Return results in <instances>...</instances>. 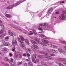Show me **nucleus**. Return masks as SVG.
Returning a JSON list of instances; mask_svg holds the SVG:
<instances>
[{
  "instance_id": "1",
  "label": "nucleus",
  "mask_w": 66,
  "mask_h": 66,
  "mask_svg": "<svg viewBox=\"0 0 66 66\" xmlns=\"http://www.w3.org/2000/svg\"><path fill=\"white\" fill-rule=\"evenodd\" d=\"M20 37L21 39L20 38H19L18 39V40L19 42L21 43L20 44V46L23 49H26V46L23 41H24L25 39H24V38L23 37L20 36Z\"/></svg>"
},
{
  "instance_id": "2",
  "label": "nucleus",
  "mask_w": 66,
  "mask_h": 66,
  "mask_svg": "<svg viewBox=\"0 0 66 66\" xmlns=\"http://www.w3.org/2000/svg\"><path fill=\"white\" fill-rule=\"evenodd\" d=\"M66 11H64L62 12L63 14L61 15V16H60L59 17V18L60 19H61L62 20H64L66 18V16H64L65 15L64 14H66Z\"/></svg>"
},
{
  "instance_id": "3",
  "label": "nucleus",
  "mask_w": 66,
  "mask_h": 66,
  "mask_svg": "<svg viewBox=\"0 0 66 66\" xmlns=\"http://www.w3.org/2000/svg\"><path fill=\"white\" fill-rule=\"evenodd\" d=\"M13 39H14L12 40V44L13 46H16L17 44V41L16 40V38L14 37Z\"/></svg>"
},
{
  "instance_id": "4",
  "label": "nucleus",
  "mask_w": 66,
  "mask_h": 66,
  "mask_svg": "<svg viewBox=\"0 0 66 66\" xmlns=\"http://www.w3.org/2000/svg\"><path fill=\"white\" fill-rule=\"evenodd\" d=\"M31 48L32 50L34 51H37V49H38V46L36 45H35L31 46Z\"/></svg>"
},
{
  "instance_id": "5",
  "label": "nucleus",
  "mask_w": 66,
  "mask_h": 66,
  "mask_svg": "<svg viewBox=\"0 0 66 66\" xmlns=\"http://www.w3.org/2000/svg\"><path fill=\"white\" fill-rule=\"evenodd\" d=\"M36 54H34L31 57V59L32 61L35 64H36V61H35V59H36Z\"/></svg>"
},
{
  "instance_id": "6",
  "label": "nucleus",
  "mask_w": 66,
  "mask_h": 66,
  "mask_svg": "<svg viewBox=\"0 0 66 66\" xmlns=\"http://www.w3.org/2000/svg\"><path fill=\"white\" fill-rule=\"evenodd\" d=\"M17 6V4H15L14 5H12L9 6L7 8V9L8 10H11V9H12L13 7H15V6Z\"/></svg>"
},
{
  "instance_id": "7",
  "label": "nucleus",
  "mask_w": 66,
  "mask_h": 66,
  "mask_svg": "<svg viewBox=\"0 0 66 66\" xmlns=\"http://www.w3.org/2000/svg\"><path fill=\"white\" fill-rule=\"evenodd\" d=\"M34 40H36L37 43H39V44H40L42 45L43 46H45V44L43 43L42 42L39 41V40H38V39L36 37L34 38Z\"/></svg>"
},
{
  "instance_id": "8",
  "label": "nucleus",
  "mask_w": 66,
  "mask_h": 66,
  "mask_svg": "<svg viewBox=\"0 0 66 66\" xmlns=\"http://www.w3.org/2000/svg\"><path fill=\"white\" fill-rule=\"evenodd\" d=\"M47 52H46L45 53V54L46 55H51V54L52 53V51L50 50H46Z\"/></svg>"
},
{
  "instance_id": "9",
  "label": "nucleus",
  "mask_w": 66,
  "mask_h": 66,
  "mask_svg": "<svg viewBox=\"0 0 66 66\" xmlns=\"http://www.w3.org/2000/svg\"><path fill=\"white\" fill-rule=\"evenodd\" d=\"M13 60L12 58H11L10 61H9V63L11 64V66H16L15 64H13Z\"/></svg>"
},
{
  "instance_id": "10",
  "label": "nucleus",
  "mask_w": 66,
  "mask_h": 66,
  "mask_svg": "<svg viewBox=\"0 0 66 66\" xmlns=\"http://www.w3.org/2000/svg\"><path fill=\"white\" fill-rule=\"evenodd\" d=\"M8 33L11 36H13V35H14V36H15V33L14 32H11V31L10 30H9L8 31Z\"/></svg>"
},
{
  "instance_id": "11",
  "label": "nucleus",
  "mask_w": 66,
  "mask_h": 66,
  "mask_svg": "<svg viewBox=\"0 0 66 66\" xmlns=\"http://www.w3.org/2000/svg\"><path fill=\"white\" fill-rule=\"evenodd\" d=\"M39 35L40 37H42L43 38H44V39H46L47 38V37L46 36L43 35V34H39Z\"/></svg>"
},
{
  "instance_id": "12",
  "label": "nucleus",
  "mask_w": 66,
  "mask_h": 66,
  "mask_svg": "<svg viewBox=\"0 0 66 66\" xmlns=\"http://www.w3.org/2000/svg\"><path fill=\"white\" fill-rule=\"evenodd\" d=\"M58 51L60 52V53H61L64 54V53H65V52L64 51L61 49H58Z\"/></svg>"
},
{
  "instance_id": "13",
  "label": "nucleus",
  "mask_w": 66,
  "mask_h": 66,
  "mask_svg": "<svg viewBox=\"0 0 66 66\" xmlns=\"http://www.w3.org/2000/svg\"><path fill=\"white\" fill-rule=\"evenodd\" d=\"M10 45V43L8 42H5L3 43V45L5 46H9Z\"/></svg>"
},
{
  "instance_id": "14",
  "label": "nucleus",
  "mask_w": 66,
  "mask_h": 66,
  "mask_svg": "<svg viewBox=\"0 0 66 66\" xmlns=\"http://www.w3.org/2000/svg\"><path fill=\"white\" fill-rule=\"evenodd\" d=\"M42 26H43V24H40L39 25V29L41 31H43V29H42Z\"/></svg>"
},
{
  "instance_id": "15",
  "label": "nucleus",
  "mask_w": 66,
  "mask_h": 66,
  "mask_svg": "<svg viewBox=\"0 0 66 66\" xmlns=\"http://www.w3.org/2000/svg\"><path fill=\"white\" fill-rule=\"evenodd\" d=\"M26 0H20L19 1V2H18L17 3H16L15 4H17V5H18V4H20V3H22V2H24V1H26Z\"/></svg>"
},
{
  "instance_id": "16",
  "label": "nucleus",
  "mask_w": 66,
  "mask_h": 66,
  "mask_svg": "<svg viewBox=\"0 0 66 66\" xmlns=\"http://www.w3.org/2000/svg\"><path fill=\"white\" fill-rule=\"evenodd\" d=\"M53 11V8L52 7L50 8L48 10V13H51L52 12V11Z\"/></svg>"
},
{
  "instance_id": "17",
  "label": "nucleus",
  "mask_w": 66,
  "mask_h": 66,
  "mask_svg": "<svg viewBox=\"0 0 66 66\" xmlns=\"http://www.w3.org/2000/svg\"><path fill=\"white\" fill-rule=\"evenodd\" d=\"M42 42H43V43L45 44H48L49 43V42H48V41L44 39L42 40Z\"/></svg>"
},
{
  "instance_id": "18",
  "label": "nucleus",
  "mask_w": 66,
  "mask_h": 66,
  "mask_svg": "<svg viewBox=\"0 0 66 66\" xmlns=\"http://www.w3.org/2000/svg\"><path fill=\"white\" fill-rule=\"evenodd\" d=\"M52 51L53 53H59V52L56 50H54L52 49Z\"/></svg>"
},
{
  "instance_id": "19",
  "label": "nucleus",
  "mask_w": 66,
  "mask_h": 66,
  "mask_svg": "<svg viewBox=\"0 0 66 66\" xmlns=\"http://www.w3.org/2000/svg\"><path fill=\"white\" fill-rule=\"evenodd\" d=\"M58 61H66V59L64 58L59 59Z\"/></svg>"
},
{
  "instance_id": "20",
  "label": "nucleus",
  "mask_w": 66,
  "mask_h": 66,
  "mask_svg": "<svg viewBox=\"0 0 66 66\" xmlns=\"http://www.w3.org/2000/svg\"><path fill=\"white\" fill-rule=\"evenodd\" d=\"M45 57H46L47 59H52V57L48 55H45Z\"/></svg>"
},
{
  "instance_id": "21",
  "label": "nucleus",
  "mask_w": 66,
  "mask_h": 66,
  "mask_svg": "<svg viewBox=\"0 0 66 66\" xmlns=\"http://www.w3.org/2000/svg\"><path fill=\"white\" fill-rule=\"evenodd\" d=\"M41 63L42 65L43 66H47V64L45 62H41Z\"/></svg>"
},
{
  "instance_id": "22",
  "label": "nucleus",
  "mask_w": 66,
  "mask_h": 66,
  "mask_svg": "<svg viewBox=\"0 0 66 66\" xmlns=\"http://www.w3.org/2000/svg\"><path fill=\"white\" fill-rule=\"evenodd\" d=\"M4 28H3L1 31H0V33L1 34H2L4 32Z\"/></svg>"
},
{
  "instance_id": "23",
  "label": "nucleus",
  "mask_w": 66,
  "mask_h": 66,
  "mask_svg": "<svg viewBox=\"0 0 66 66\" xmlns=\"http://www.w3.org/2000/svg\"><path fill=\"white\" fill-rule=\"evenodd\" d=\"M28 65L29 66H33V63L31 62H29L28 63Z\"/></svg>"
},
{
  "instance_id": "24",
  "label": "nucleus",
  "mask_w": 66,
  "mask_h": 66,
  "mask_svg": "<svg viewBox=\"0 0 66 66\" xmlns=\"http://www.w3.org/2000/svg\"><path fill=\"white\" fill-rule=\"evenodd\" d=\"M4 35L3 34L0 35V39H2V38H3V37H4Z\"/></svg>"
},
{
  "instance_id": "25",
  "label": "nucleus",
  "mask_w": 66,
  "mask_h": 66,
  "mask_svg": "<svg viewBox=\"0 0 66 66\" xmlns=\"http://www.w3.org/2000/svg\"><path fill=\"white\" fill-rule=\"evenodd\" d=\"M4 60L5 61H8V62H9V59H8V58L7 57H5L4 58Z\"/></svg>"
},
{
  "instance_id": "26",
  "label": "nucleus",
  "mask_w": 66,
  "mask_h": 66,
  "mask_svg": "<svg viewBox=\"0 0 66 66\" xmlns=\"http://www.w3.org/2000/svg\"><path fill=\"white\" fill-rule=\"evenodd\" d=\"M31 43L33 44H36V42H34V41L33 40H31Z\"/></svg>"
},
{
  "instance_id": "27",
  "label": "nucleus",
  "mask_w": 66,
  "mask_h": 66,
  "mask_svg": "<svg viewBox=\"0 0 66 66\" xmlns=\"http://www.w3.org/2000/svg\"><path fill=\"white\" fill-rule=\"evenodd\" d=\"M16 49V47L15 46H13L12 48V50L13 52H14L15 51V50Z\"/></svg>"
},
{
  "instance_id": "28",
  "label": "nucleus",
  "mask_w": 66,
  "mask_h": 66,
  "mask_svg": "<svg viewBox=\"0 0 66 66\" xmlns=\"http://www.w3.org/2000/svg\"><path fill=\"white\" fill-rule=\"evenodd\" d=\"M44 55H39L38 56V57H39V58L40 59H42V58H43V57H44Z\"/></svg>"
},
{
  "instance_id": "29",
  "label": "nucleus",
  "mask_w": 66,
  "mask_h": 66,
  "mask_svg": "<svg viewBox=\"0 0 66 66\" xmlns=\"http://www.w3.org/2000/svg\"><path fill=\"white\" fill-rule=\"evenodd\" d=\"M25 42L27 43V44L28 45H29V44H30V43H29V40H28L26 39L25 40Z\"/></svg>"
},
{
  "instance_id": "30",
  "label": "nucleus",
  "mask_w": 66,
  "mask_h": 66,
  "mask_svg": "<svg viewBox=\"0 0 66 66\" xmlns=\"http://www.w3.org/2000/svg\"><path fill=\"white\" fill-rule=\"evenodd\" d=\"M22 64H23V62H22V61L19 62H18V64L19 65H20Z\"/></svg>"
},
{
  "instance_id": "31",
  "label": "nucleus",
  "mask_w": 66,
  "mask_h": 66,
  "mask_svg": "<svg viewBox=\"0 0 66 66\" xmlns=\"http://www.w3.org/2000/svg\"><path fill=\"white\" fill-rule=\"evenodd\" d=\"M6 17H7L8 18H10L11 16H10V15L9 14H7L5 15Z\"/></svg>"
},
{
  "instance_id": "32",
  "label": "nucleus",
  "mask_w": 66,
  "mask_h": 66,
  "mask_svg": "<svg viewBox=\"0 0 66 66\" xmlns=\"http://www.w3.org/2000/svg\"><path fill=\"white\" fill-rule=\"evenodd\" d=\"M60 43H61L62 44H64L65 45H66V42L65 41H61L60 42Z\"/></svg>"
},
{
  "instance_id": "33",
  "label": "nucleus",
  "mask_w": 66,
  "mask_h": 66,
  "mask_svg": "<svg viewBox=\"0 0 66 66\" xmlns=\"http://www.w3.org/2000/svg\"><path fill=\"white\" fill-rule=\"evenodd\" d=\"M27 57H28L29 59H30V56H31V55H30V54H29V53H27Z\"/></svg>"
},
{
  "instance_id": "34",
  "label": "nucleus",
  "mask_w": 66,
  "mask_h": 66,
  "mask_svg": "<svg viewBox=\"0 0 66 66\" xmlns=\"http://www.w3.org/2000/svg\"><path fill=\"white\" fill-rule=\"evenodd\" d=\"M44 26H43V28H45V26H48V24L46 23H44Z\"/></svg>"
},
{
  "instance_id": "35",
  "label": "nucleus",
  "mask_w": 66,
  "mask_h": 66,
  "mask_svg": "<svg viewBox=\"0 0 66 66\" xmlns=\"http://www.w3.org/2000/svg\"><path fill=\"white\" fill-rule=\"evenodd\" d=\"M7 50V49L6 47H4L3 49V50L4 51H6Z\"/></svg>"
},
{
  "instance_id": "36",
  "label": "nucleus",
  "mask_w": 66,
  "mask_h": 66,
  "mask_svg": "<svg viewBox=\"0 0 66 66\" xmlns=\"http://www.w3.org/2000/svg\"><path fill=\"white\" fill-rule=\"evenodd\" d=\"M53 48L56 49V48H57V46L53 45Z\"/></svg>"
},
{
  "instance_id": "37",
  "label": "nucleus",
  "mask_w": 66,
  "mask_h": 66,
  "mask_svg": "<svg viewBox=\"0 0 66 66\" xmlns=\"http://www.w3.org/2000/svg\"><path fill=\"white\" fill-rule=\"evenodd\" d=\"M33 32L34 34H35V35H36V34H37V33H36V31H35V30H34Z\"/></svg>"
},
{
  "instance_id": "38",
  "label": "nucleus",
  "mask_w": 66,
  "mask_h": 66,
  "mask_svg": "<svg viewBox=\"0 0 66 66\" xmlns=\"http://www.w3.org/2000/svg\"><path fill=\"white\" fill-rule=\"evenodd\" d=\"M5 40L6 41H7V40H9V37H7L5 38Z\"/></svg>"
},
{
  "instance_id": "39",
  "label": "nucleus",
  "mask_w": 66,
  "mask_h": 66,
  "mask_svg": "<svg viewBox=\"0 0 66 66\" xmlns=\"http://www.w3.org/2000/svg\"><path fill=\"white\" fill-rule=\"evenodd\" d=\"M51 56H55V55L53 54H52V53L51 54Z\"/></svg>"
},
{
  "instance_id": "40",
  "label": "nucleus",
  "mask_w": 66,
  "mask_h": 66,
  "mask_svg": "<svg viewBox=\"0 0 66 66\" xmlns=\"http://www.w3.org/2000/svg\"><path fill=\"white\" fill-rule=\"evenodd\" d=\"M0 25L3 28H4V26H3V24H0Z\"/></svg>"
},
{
  "instance_id": "41",
  "label": "nucleus",
  "mask_w": 66,
  "mask_h": 66,
  "mask_svg": "<svg viewBox=\"0 0 66 66\" xmlns=\"http://www.w3.org/2000/svg\"><path fill=\"white\" fill-rule=\"evenodd\" d=\"M23 55V56H25V57L27 56V54L25 53H24Z\"/></svg>"
},
{
  "instance_id": "42",
  "label": "nucleus",
  "mask_w": 66,
  "mask_h": 66,
  "mask_svg": "<svg viewBox=\"0 0 66 66\" xmlns=\"http://www.w3.org/2000/svg\"><path fill=\"white\" fill-rule=\"evenodd\" d=\"M30 34H29V35H33V32L32 31H30Z\"/></svg>"
},
{
  "instance_id": "43",
  "label": "nucleus",
  "mask_w": 66,
  "mask_h": 66,
  "mask_svg": "<svg viewBox=\"0 0 66 66\" xmlns=\"http://www.w3.org/2000/svg\"><path fill=\"white\" fill-rule=\"evenodd\" d=\"M27 50L28 51H31V50L30 48H27Z\"/></svg>"
},
{
  "instance_id": "44",
  "label": "nucleus",
  "mask_w": 66,
  "mask_h": 66,
  "mask_svg": "<svg viewBox=\"0 0 66 66\" xmlns=\"http://www.w3.org/2000/svg\"><path fill=\"white\" fill-rule=\"evenodd\" d=\"M14 56H15V57H17V56H18V54H14Z\"/></svg>"
},
{
  "instance_id": "45",
  "label": "nucleus",
  "mask_w": 66,
  "mask_h": 66,
  "mask_svg": "<svg viewBox=\"0 0 66 66\" xmlns=\"http://www.w3.org/2000/svg\"><path fill=\"white\" fill-rule=\"evenodd\" d=\"M36 62H37V63H38V62H39V60L38 59H37L36 60Z\"/></svg>"
},
{
  "instance_id": "46",
  "label": "nucleus",
  "mask_w": 66,
  "mask_h": 66,
  "mask_svg": "<svg viewBox=\"0 0 66 66\" xmlns=\"http://www.w3.org/2000/svg\"><path fill=\"white\" fill-rule=\"evenodd\" d=\"M24 66H28V64H27V63H25L24 64Z\"/></svg>"
},
{
  "instance_id": "47",
  "label": "nucleus",
  "mask_w": 66,
  "mask_h": 66,
  "mask_svg": "<svg viewBox=\"0 0 66 66\" xmlns=\"http://www.w3.org/2000/svg\"><path fill=\"white\" fill-rule=\"evenodd\" d=\"M5 42V40L4 39H3L2 41V43H4Z\"/></svg>"
},
{
  "instance_id": "48",
  "label": "nucleus",
  "mask_w": 66,
  "mask_h": 66,
  "mask_svg": "<svg viewBox=\"0 0 66 66\" xmlns=\"http://www.w3.org/2000/svg\"><path fill=\"white\" fill-rule=\"evenodd\" d=\"M56 14H59V12L58 11L56 12Z\"/></svg>"
},
{
  "instance_id": "49",
  "label": "nucleus",
  "mask_w": 66,
  "mask_h": 66,
  "mask_svg": "<svg viewBox=\"0 0 66 66\" xmlns=\"http://www.w3.org/2000/svg\"><path fill=\"white\" fill-rule=\"evenodd\" d=\"M40 52V53H41L42 54H44V52L43 51H41Z\"/></svg>"
},
{
  "instance_id": "50",
  "label": "nucleus",
  "mask_w": 66,
  "mask_h": 66,
  "mask_svg": "<svg viewBox=\"0 0 66 66\" xmlns=\"http://www.w3.org/2000/svg\"><path fill=\"white\" fill-rule=\"evenodd\" d=\"M5 65L6 66H10L8 64H5Z\"/></svg>"
},
{
  "instance_id": "51",
  "label": "nucleus",
  "mask_w": 66,
  "mask_h": 66,
  "mask_svg": "<svg viewBox=\"0 0 66 66\" xmlns=\"http://www.w3.org/2000/svg\"><path fill=\"white\" fill-rule=\"evenodd\" d=\"M10 56H13V54H12V53H10Z\"/></svg>"
},
{
  "instance_id": "52",
  "label": "nucleus",
  "mask_w": 66,
  "mask_h": 66,
  "mask_svg": "<svg viewBox=\"0 0 66 66\" xmlns=\"http://www.w3.org/2000/svg\"><path fill=\"white\" fill-rule=\"evenodd\" d=\"M23 33H24V34H28L26 32H24Z\"/></svg>"
},
{
  "instance_id": "53",
  "label": "nucleus",
  "mask_w": 66,
  "mask_h": 66,
  "mask_svg": "<svg viewBox=\"0 0 66 66\" xmlns=\"http://www.w3.org/2000/svg\"><path fill=\"white\" fill-rule=\"evenodd\" d=\"M26 60L28 62H29V59H26Z\"/></svg>"
},
{
  "instance_id": "54",
  "label": "nucleus",
  "mask_w": 66,
  "mask_h": 66,
  "mask_svg": "<svg viewBox=\"0 0 66 66\" xmlns=\"http://www.w3.org/2000/svg\"><path fill=\"white\" fill-rule=\"evenodd\" d=\"M65 51L66 52V46L65 47Z\"/></svg>"
},
{
  "instance_id": "55",
  "label": "nucleus",
  "mask_w": 66,
  "mask_h": 66,
  "mask_svg": "<svg viewBox=\"0 0 66 66\" xmlns=\"http://www.w3.org/2000/svg\"><path fill=\"white\" fill-rule=\"evenodd\" d=\"M14 22L15 23H16V21H14Z\"/></svg>"
},
{
  "instance_id": "56",
  "label": "nucleus",
  "mask_w": 66,
  "mask_h": 66,
  "mask_svg": "<svg viewBox=\"0 0 66 66\" xmlns=\"http://www.w3.org/2000/svg\"><path fill=\"white\" fill-rule=\"evenodd\" d=\"M18 30H21V29H19V28H18Z\"/></svg>"
},
{
  "instance_id": "57",
  "label": "nucleus",
  "mask_w": 66,
  "mask_h": 66,
  "mask_svg": "<svg viewBox=\"0 0 66 66\" xmlns=\"http://www.w3.org/2000/svg\"><path fill=\"white\" fill-rule=\"evenodd\" d=\"M38 40H40V38H39V39H38Z\"/></svg>"
},
{
  "instance_id": "58",
  "label": "nucleus",
  "mask_w": 66,
  "mask_h": 66,
  "mask_svg": "<svg viewBox=\"0 0 66 66\" xmlns=\"http://www.w3.org/2000/svg\"><path fill=\"white\" fill-rule=\"evenodd\" d=\"M42 33V32H39L38 33Z\"/></svg>"
},
{
  "instance_id": "59",
  "label": "nucleus",
  "mask_w": 66,
  "mask_h": 66,
  "mask_svg": "<svg viewBox=\"0 0 66 66\" xmlns=\"http://www.w3.org/2000/svg\"><path fill=\"white\" fill-rule=\"evenodd\" d=\"M0 22H1V23H2V21H1V20H0Z\"/></svg>"
},
{
  "instance_id": "60",
  "label": "nucleus",
  "mask_w": 66,
  "mask_h": 66,
  "mask_svg": "<svg viewBox=\"0 0 66 66\" xmlns=\"http://www.w3.org/2000/svg\"><path fill=\"white\" fill-rule=\"evenodd\" d=\"M62 3H64V1H62Z\"/></svg>"
},
{
  "instance_id": "61",
  "label": "nucleus",
  "mask_w": 66,
  "mask_h": 66,
  "mask_svg": "<svg viewBox=\"0 0 66 66\" xmlns=\"http://www.w3.org/2000/svg\"><path fill=\"white\" fill-rule=\"evenodd\" d=\"M62 2H60V3H62Z\"/></svg>"
},
{
  "instance_id": "62",
  "label": "nucleus",
  "mask_w": 66,
  "mask_h": 66,
  "mask_svg": "<svg viewBox=\"0 0 66 66\" xmlns=\"http://www.w3.org/2000/svg\"><path fill=\"white\" fill-rule=\"evenodd\" d=\"M38 66H42L41 65H39Z\"/></svg>"
},
{
  "instance_id": "63",
  "label": "nucleus",
  "mask_w": 66,
  "mask_h": 66,
  "mask_svg": "<svg viewBox=\"0 0 66 66\" xmlns=\"http://www.w3.org/2000/svg\"><path fill=\"white\" fill-rule=\"evenodd\" d=\"M56 18V17H55V18Z\"/></svg>"
},
{
  "instance_id": "64",
  "label": "nucleus",
  "mask_w": 66,
  "mask_h": 66,
  "mask_svg": "<svg viewBox=\"0 0 66 66\" xmlns=\"http://www.w3.org/2000/svg\"><path fill=\"white\" fill-rule=\"evenodd\" d=\"M65 16H66V15H65Z\"/></svg>"
}]
</instances>
